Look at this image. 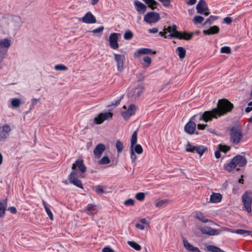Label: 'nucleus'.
I'll return each mask as SVG.
<instances>
[{
	"label": "nucleus",
	"mask_w": 252,
	"mask_h": 252,
	"mask_svg": "<svg viewBox=\"0 0 252 252\" xmlns=\"http://www.w3.org/2000/svg\"><path fill=\"white\" fill-rule=\"evenodd\" d=\"M233 104L227 99L219 100L217 107L210 111H205L199 118V121H203L206 123L211 121L213 119L218 117L231 111Z\"/></svg>",
	"instance_id": "nucleus-1"
},
{
	"label": "nucleus",
	"mask_w": 252,
	"mask_h": 252,
	"mask_svg": "<svg viewBox=\"0 0 252 252\" xmlns=\"http://www.w3.org/2000/svg\"><path fill=\"white\" fill-rule=\"evenodd\" d=\"M72 169L73 171L70 174L68 179L70 183L73 184L77 187L82 189L83 186L81 181L78 179V178L83 177L82 174L86 170V167L82 160H77L75 163L72 164Z\"/></svg>",
	"instance_id": "nucleus-2"
},
{
	"label": "nucleus",
	"mask_w": 252,
	"mask_h": 252,
	"mask_svg": "<svg viewBox=\"0 0 252 252\" xmlns=\"http://www.w3.org/2000/svg\"><path fill=\"white\" fill-rule=\"evenodd\" d=\"M247 162L246 158L241 155H237L225 167V169L229 172L234 169L239 170L240 167L245 166Z\"/></svg>",
	"instance_id": "nucleus-3"
},
{
	"label": "nucleus",
	"mask_w": 252,
	"mask_h": 252,
	"mask_svg": "<svg viewBox=\"0 0 252 252\" xmlns=\"http://www.w3.org/2000/svg\"><path fill=\"white\" fill-rule=\"evenodd\" d=\"M228 133L230 141L233 144H239L243 137L242 127L239 125L230 127L228 129Z\"/></svg>",
	"instance_id": "nucleus-4"
},
{
	"label": "nucleus",
	"mask_w": 252,
	"mask_h": 252,
	"mask_svg": "<svg viewBox=\"0 0 252 252\" xmlns=\"http://www.w3.org/2000/svg\"><path fill=\"white\" fill-rule=\"evenodd\" d=\"M137 107L134 104L127 106L124 105L122 107L121 115L125 120H128L129 118L134 115L137 111Z\"/></svg>",
	"instance_id": "nucleus-5"
},
{
	"label": "nucleus",
	"mask_w": 252,
	"mask_h": 252,
	"mask_svg": "<svg viewBox=\"0 0 252 252\" xmlns=\"http://www.w3.org/2000/svg\"><path fill=\"white\" fill-rule=\"evenodd\" d=\"M144 87L142 85L131 86L128 88L127 95L131 99H135L142 93Z\"/></svg>",
	"instance_id": "nucleus-6"
},
{
	"label": "nucleus",
	"mask_w": 252,
	"mask_h": 252,
	"mask_svg": "<svg viewBox=\"0 0 252 252\" xmlns=\"http://www.w3.org/2000/svg\"><path fill=\"white\" fill-rule=\"evenodd\" d=\"M242 202L245 210L248 213L252 212V192L247 191L242 195Z\"/></svg>",
	"instance_id": "nucleus-7"
},
{
	"label": "nucleus",
	"mask_w": 252,
	"mask_h": 252,
	"mask_svg": "<svg viewBox=\"0 0 252 252\" xmlns=\"http://www.w3.org/2000/svg\"><path fill=\"white\" fill-rule=\"evenodd\" d=\"M177 27L175 25L168 27L163 32H160L159 34L164 38L176 37L178 36L179 32L176 31Z\"/></svg>",
	"instance_id": "nucleus-8"
},
{
	"label": "nucleus",
	"mask_w": 252,
	"mask_h": 252,
	"mask_svg": "<svg viewBox=\"0 0 252 252\" xmlns=\"http://www.w3.org/2000/svg\"><path fill=\"white\" fill-rule=\"evenodd\" d=\"M113 116V113L105 112L99 113L94 119V123L96 125H100L105 121L111 119Z\"/></svg>",
	"instance_id": "nucleus-9"
},
{
	"label": "nucleus",
	"mask_w": 252,
	"mask_h": 252,
	"mask_svg": "<svg viewBox=\"0 0 252 252\" xmlns=\"http://www.w3.org/2000/svg\"><path fill=\"white\" fill-rule=\"evenodd\" d=\"M160 16L158 13L150 12L147 13L144 18V20L148 24L156 23L159 21Z\"/></svg>",
	"instance_id": "nucleus-10"
},
{
	"label": "nucleus",
	"mask_w": 252,
	"mask_h": 252,
	"mask_svg": "<svg viewBox=\"0 0 252 252\" xmlns=\"http://www.w3.org/2000/svg\"><path fill=\"white\" fill-rule=\"evenodd\" d=\"M12 38L8 37L0 39V51L1 53L6 52L12 43Z\"/></svg>",
	"instance_id": "nucleus-11"
},
{
	"label": "nucleus",
	"mask_w": 252,
	"mask_h": 252,
	"mask_svg": "<svg viewBox=\"0 0 252 252\" xmlns=\"http://www.w3.org/2000/svg\"><path fill=\"white\" fill-rule=\"evenodd\" d=\"M114 59L117 63V68L118 71L122 72L124 69L126 58L122 54H114Z\"/></svg>",
	"instance_id": "nucleus-12"
},
{
	"label": "nucleus",
	"mask_w": 252,
	"mask_h": 252,
	"mask_svg": "<svg viewBox=\"0 0 252 252\" xmlns=\"http://www.w3.org/2000/svg\"><path fill=\"white\" fill-rule=\"evenodd\" d=\"M196 8L198 13L203 14L204 13L205 16H208L210 14L208 7L204 0H200L196 5Z\"/></svg>",
	"instance_id": "nucleus-13"
},
{
	"label": "nucleus",
	"mask_w": 252,
	"mask_h": 252,
	"mask_svg": "<svg viewBox=\"0 0 252 252\" xmlns=\"http://www.w3.org/2000/svg\"><path fill=\"white\" fill-rule=\"evenodd\" d=\"M120 34L114 32L111 33L109 37V41L110 47L113 49H116L119 48L118 42L119 37Z\"/></svg>",
	"instance_id": "nucleus-14"
},
{
	"label": "nucleus",
	"mask_w": 252,
	"mask_h": 252,
	"mask_svg": "<svg viewBox=\"0 0 252 252\" xmlns=\"http://www.w3.org/2000/svg\"><path fill=\"white\" fill-rule=\"evenodd\" d=\"M156 53V51H153L151 49L143 48L137 50L134 52L133 56L135 58L138 59L142 55H154Z\"/></svg>",
	"instance_id": "nucleus-15"
},
{
	"label": "nucleus",
	"mask_w": 252,
	"mask_h": 252,
	"mask_svg": "<svg viewBox=\"0 0 252 252\" xmlns=\"http://www.w3.org/2000/svg\"><path fill=\"white\" fill-rule=\"evenodd\" d=\"M82 21L86 24H94L96 23V20L92 13L88 12L82 18Z\"/></svg>",
	"instance_id": "nucleus-16"
},
{
	"label": "nucleus",
	"mask_w": 252,
	"mask_h": 252,
	"mask_svg": "<svg viewBox=\"0 0 252 252\" xmlns=\"http://www.w3.org/2000/svg\"><path fill=\"white\" fill-rule=\"evenodd\" d=\"M202 233L210 236L218 235L220 234V231L213 229L210 227H204L200 229Z\"/></svg>",
	"instance_id": "nucleus-17"
},
{
	"label": "nucleus",
	"mask_w": 252,
	"mask_h": 252,
	"mask_svg": "<svg viewBox=\"0 0 252 252\" xmlns=\"http://www.w3.org/2000/svg\"><path fill=\"white\" fill-rule=\"evenodd\" d=\"M11 131V128L8 125H4L0 127V139L6 138L9 132Z\"/></svg>",
	"instance_id": "nucleus-18"
},
{
	"label": "nucleus",
	"mask_w": 252,
	"mask_h": 252,
	"mask_svg": "<svg viewBox=\"0 0 252 252\" xmlns=\"http://www.w3.org/2000/svg\"><path fill=\"white\" fill-rule=\"evenodd\" d=\"M106 149L103 144H98L94 150V153L96 158H99Z\"/></svg>",
	"instance_id": "nucleus-19"
},
{
	"label": "nucleus",
	"mask_w": 252,
	"mask_h": 252,
	"mask_svg": "<svg viewBox=\"0 0 252 252\" xmlns=\"http://www.w3.org/2000/svg\"><path fill=\"white\" fill-rule=\"evenodd\" d=\"M196 124L195 123L189 121V122L185 126V131L189 134H192L195 130Z\"/></svg>",
	"instance_id": "nucleus-20"
},
{
	"label": "nucleus",
	"mask_w": 252,
	"mask_h": 252,
	"mask_svg": "<svg viewBox=\"0 0 252 252\" xmlns=\"http://www.w3.org/2000/svg\"><path fill=\"white\" fill-rule=\"evenodd\" d=\"M222 196L220 193L213 192L210 195V202L213 203H217L221 201Z\"/></svg>",
	"instance_id": "nucleus-21"
},
{
	"label": "nucleus",
	"mask_w": 252,
	"mask_h": 252,
	"mask_svg": "<svg viewBox=\"0 0 252 252\" xmlns=\"http://www.w3.org/2000/svg\"><path fill=\"white\" fill-rule=\"evenodd\" d=\"M21 104V101L19 98H13L8 101V106L10 108H17L20 106Z\"/></svg>",
	"instance_id": "nucleus-22"
},
{
	"label": "nucleus",
	"mask_w": 252,
	"mask_h": 252,
	"mask_svg": "<svg viewBox=\"0 0 252 252\" xmlns=\"http://www.w3.org/2000/svg\"><path fill=\"white\" fill-rule=\"evenodd\" d=\"M183 241L184 246L187 250L192 252H200V250L197 248L194 247L190 244L185 239L183 238Z\"/></svg>",
	"instance_id": "nucleus-23"
},
{
	"label": "nucleus",
	"mask_w": 252,
	"mask_h": 252,
	"mask_svg": "<svg viewBox=\"0 0 252 252\" xmlns=\"http://www.w3.org/2000/svg\"><path fill=\"white\" fill-rule=\"evenodd\" d=\"M136 10L141 13H144L146 10V6L142 2L139 1H135L134 2Z\"/></svg>",
	"instance_id": "nucleus-24"
},
{
	"label": "nucleus",
	"mask_w": 252,
	"mask_h": 252,
	"mask_svg": "<svg viewBox=\"0 0 252 252\" xmlns=\"http://www.w3.org/2000/svg\"><path fill=\"white\" fill-rule=\"evenodd\" d=\"M220 29L216 26L211 27L208 30H204L203 32L205 35H210L217 33L219 32Z\"/></svg>",
	"instance_id": "nucleus-25"
},
{
	"label": "nucleus",
	"mask_w": 252,
	"mask_h": 252,
	"mask_svg": "<svg viewBox=\"0 0 252 252\" xmlns=\"http://www.w3.org/2000/svg\"><path fill=\"white\" fill-rule=\"evenodd\" d=\"M134 153H136L140 155L143 153V148L140 144H136L134 145H130V151Z\"/></svg>",
	"instance_id": "nucleus-26"
},
{
	"label": "nucleus",
	"mask_w": 252,
	"mask_h": 252,
	"mask_svg": "<svg viewBox=\"0 0 252 252\" xmlns=\"http://www.w3.org/2000/svg\"><path fill=\"white\" fill-rule=\"evenodd\" d=\"M206 150L207 148L203 146L196 145L194 149V153L196 152L200 156H201L203 155Z\"/></svg>",
	"instance_id": "nucleus-27"
},
{
	"label": "nucleus",
	"mask_w": 252,
	"mask_h": 252,
	"mask_svg": "<svg viewBox=\"0 0 252 252\" xmlns=\"http://www.w3.org/2000/svg\"><path fill=\"white\" fill-rule=\"evenodd\" d=\"M176 53L180 59H183L186 56V51L183 47H179L176 49Z\"/></svg>",
	"instance_id": "nucleus-28"
},
{
	"label": "nucleus",
	"mask_w": 252,
	"mask_h": 252,
	"mask_svg": "<svg viewBox=\"0 0 252 252\" xmlns=\"http://www.w3.org/2000/svg\"><path fill=\"white\" fill-rule=\"evenodd\" d=\"M169 202V201L167 199L160 200L156 203L155 205L158 208H163L167 206Z\"/></svg>",
	"instance_id": "nucleus-29"
},
{
	"label": "nucleus",
	"mask_w": 252,
	"mask_h": 252,
	"mask_svg": "<svg viewBox=\"0 0 252 252\" xmlns=\"http://www.w3.org/2000/svg\"><path fill=\"white\" fill-rule=\"evenodd\" d=\"M192 36V33H189L187 32H180L177 38H179L180 39H184L185 40H189L190 39Z\"/></svg>",
	"instance_id": "nucleus-30"
},
{
	"label": "nucleus",
	"mask_w": 252,
	"mask_h": 252,
	"mask_svg": "<svg viewBox=\"0 0 252 252\" xmlns=\"http://www.w3.org/2000/svg\"><path fill=\"white\" fill-rule=\"evenodd\" d=\"M137 134H138V129L134 131L133 133L131 139H130V145H134L137 144Z\"/></svg>",
	"instance_id": "nucleus-31"
},
{
	"label": "nucleus",
	"mask_w": 252,
	"mask_h": 252,
	"mask_svg": "<svg viewBox=\"0 0 252 252\" xmlns=\"http://www.w3.org/2000/svg\"><path fill=\"white\" fill-rule=\"evenodd\" d=\"M6 207V202L4 203L0 202V217H3L4 216Z\"/></svg>",
	"instance_id": "nucleus-32"
},
{
	"label": "nucleus",
	"mask_w": 252,
	"mask_h": 252,
	"mask_svg": "<svg viewBox=\"0 0 252 252\" xmlns=\"http://www.w3.org/2000/svg\"><path fill=\"white\" fill-rule=\"evenodd\" d=\"M196 145H194L189 142L186 145V150L188 152L194 153Z\"/></svg>",
	"instance_id": "nucleus-33"
},
{
	"label": "nucleus",
	"mask_w": 252,
	"mask_h": 252,
	"mask_svg": "<svg viewBox=\"0 0 252 252\" xmlns=\"http://www.w3.org/2000/svg\"><path fill=\"white\" fill-rule=\"evenodd\" d=\"M232 233H237L238 234L242 235H250L251 234V232L249 231H247L244 229H238L237 230H234L232 231Z\"/></svg>",
	"instance_id": "nucleus-34"
},
{
	"label": "nucleus",
	"mask_w": 252,
	"mask_h": 252,
	"mask_svg": "<svg viewBox=\"0 0 252 252\" xmlns=\"http://www.w3.org/2000/svg\"><path fill=\"white\" fill-rule=\"evenodd\" d=\"M143 62L142 63V64L146 67H149L152 62L151 58L148 56L144 57L143 58Z\"/></svg>",
	"instance_id": "nucleus-35"
},
{
	"label": "nucleus",
	"mask_w": 252,
	"mask_h": 252,
	"mask_svg": "<svg viewBox=\"0 0 252 252\" xmlns=\"http://www.w3.org/2000/svg\"><path fill=\"white\" fill-rule=\"evenodd\" d=\"M207 248L208 251L212 252H225L220 248L212 245L207 246Z\"/></svg>",
	"instance_id": "nucleus-36"
},
{
	"label": "nucleus",
	"mask_w": 252,
	"mask_h": 252,
	"mask_svg": "<svg viewBox=\"0 0 252 252\" xmlns=\"http://www.w3.org/2000/svg\"><path fill=\"white\" fill-rule=\"evenodd\" d=\"M152 9H155L157 5V2L155 0H143Z\"/></svg>",
	"instance_id": "nucleus-37"
},
{
	"label": "nucleus",
	"mask_w": 252,
	"mask_h": 252,
	"mask_svg": "<svg viewBox=\"0 0 252 252\" xmlns=\"http://www.w3.org/2000/svg\"><path fill=\"white\" fill-rule=\"evenodd\" d=\"M127 243L131 247L133 248L135 250L139 251L141 249V246L135 242L128 241Z\"/></svg>",
	"instance_id": "nucleus-38"
},
{
	"label": "nucleus",
	"mask_w": 252,
	"mask_h": 252,
	"mask_svg": "<svg viewBox=\"0 0 252 252\" xmlns=\"http://www.w3.org/2000/svg\"><path fill=\"white\" fill-rule=\"evenodd\" d=\"M196 218L203 222H207L209 220L206 219L203 214L201 212H197L196 214Z\"/></svg>",
	"instance_id": "nucleus-39"
},
{
	"label": "nucleus",
	"mask_w": 252,
	"mask_h": 252,
	"mask_svg": "<svg viewBox=\"0 0 252 252\" xmlns=\"http://www.w3.org/2000/svg\"><path fill=\"white\" fill-rule=\"evenodd\" d=\"M55 70L58 71H66L68 69L67 66L63 64H58L54 66Z\"/></svg>",
	"instance_id": "nucleus-40"
},
{
	"label": "nucleus",
	"mask_w": 252,
	"mask_h": 252,
	"mask_svg": "<svg viewBox=\"0 0 252 252\" xmlns=\"http://www.w3.org/2000/svg\"><path fill=\"white\" fill-rule=\"evenodd\" d=\"M110 159L107 156H104L99 160V163L100 164H107L110 162Z\"/></svg>",
	"instance_id": "nucleus-41"
},
{
	"label": "nucleus",
	"mask_w": 252,
	"mask_h": 252,
	"mask_svg": "<svg viewBox=\"0 0 252 252\" xmlns=\"http://www.w3.org/2000/svg\"><path fill=\"white\" fill-rule=\"evenodd\" d=\"M203 21L204 18L200 16H196L192 19V22L195 24H201Z\"/></svg>",
	"instance_id": "nucleus-42"
},
{
	"label": "nucleus",
	"mask_w": 252,
	"mask_h": 252,
	"mask_svg": "<svg viewBox=\"0 0 252 252\" xmlns=\"http://www.w3.org/2000/svg\"><path fill=\"white\" fill-rule=\"evenodd\" d=\"M133 33L130 31L126 32L124 35V37L126 40H130L133 37Z\"/></svg>",
	"instance_id": "nucleus-43"
},
{
	"label": "nucleus",
	"mask_w": 252,
	"mask_h": 252,
	"mask_svg": "<svg viewBox=\"0 0 252 252\" xmlns=\"http://www.w3.org/2000/svg\"><path fill=\"white\" fill-rule=\"evenodd\" d=\"M116 146L118 152L119 153L121 152L124 149L123 144L120 140L117 141Z\"/></svg>",
	"instance_id": "nucleus-44"
},
{
	"label": "nucleus",
	"mask_w": 252,
	"mask_h": 252,
	"mask_svg": "<svg viewBox=\"0 0 252 252\" xmlns=\"http://www.w3.org/2000/svg\"><path fill=\"white\" fill-rule=\"evenodd\" d=\"M135 197L138 200L142 201L145 199V195L143 192H138L135 194Z\"/></svg>",
	"instance_id": "nucleus-45"
},
{
	"label": "nucleus",
	"mask_w": 252,
	"mask_h": 252,
	"mask_svg": "<svg viewBox=\"0 0 252 252\" xmlns=\"http://www.w3.org/2000/svg\"><path fill=\"white\" fill-rule=\"evenodd\" d=\"M94 189L95 192L98 194H102L104 192L103 188L100 186H96Z\"/></svg>",
	"instance_id": "nucleus-46"
},
{
	"label": "nucleus",
	"mask_w": 252,
	"mask_h": 252,
	"mask_svg": "<svg viewBox=\"0 0 252 252\" xmlns=\"http://www.w3.org/2000/svg\"><path fill=\"white\" fill-rule=\"evenodd\" d=\"M220 52L221 53L230 54L231 49L228 46H223L220 49Z\"/></svg>",
	"instance_id": "nucleus-47"
},
{
	"label": "nucleus",
	"mask_w": 252,
	"mask_h": 252,
	"mask_svg": "<svg viewBox=\"0 0 252 252\" xmlns=\"http://www.w3.org/2000/svg\"><path fill=\"white\" fill-rule=\"evenodd\" d=\"M124 203L126 206H133L134 205V200L133 199L130 198L126 200Z\"/></svg>",
	"instance_id": "nucleus-48"
},
{
	"label": "nucleus",
	"mask_w": 252,
	"mask_h": 252,
	"mask_svg": "<svg viewBox=\"0 0 252 252\" xmlns=\"http://www.w3.org/2000/svg\"><path fill=\"white\" fill-rule=\"evenodd\" d=\"M130 157L131 159L132 163H135L136 160L137 158V156L135 155V153H133V152L130 151Z\"/></svg>",
	"instance_id": "nucleus-49"
},
{
	"label": "nucleus",
	"mask_w": 252,
	"mask_h": 252,
	"mask_svg": "<svg viewBox=\"0 0 252 252\" xmlns=\"http://www.w3.org/2000/svg\"><path fill=\"white\" fill-rule=\"evenodd\" d=\"M219 148L220 151H222L223 152H226L229 150V147L225 145H220Z\"/></svg>",
	"instance_id": "nucleus-50"
},
{
	"label": "nucleus",
	"mask_w": 252,
	"mask_h": 252,
	"mask_svg": "<svg viewBox=\"0 0 252 252\" xmlns=\"http://www.w3.org/2000/svg\"><path fill=\"white\" fill-rule=\"evenodd\" d=\"M94 209L95 206L92 204H88L87 206V210L88 211V213L92 214V211L94 210Z\"/></svg>",
	"instance_id": "nucleus-51"
},
{
	"label": "nucleus",
	"mask_w": 252,
	"mask_h": 252,
	"mask_svg": "<svg viewBox=\"0 0 252 252\" xmlns=\"http://www.w3.org/2000/svg\"><path fill=\"white\" fill-rule=\"evenodd\" d=\"M45 210L49 218L52 220L53 219V215L51 211L48 207H45Z\"/></svg>",
	"instance_id": "nucleus-52"
},
{
	"label": "nucleus",
	"mask_w": 252,
	"mask_h": 252,
	"mask_svg": "<svg viewBox=\"0 0 252 252\" xmlns=\"http://www.w3.org/2000/svg\"><path fill=\"white\" fill-rule=\"evenodd\" d=\"M163 5L166 7H169L170 5V0H158Z\"/></svg>",
	"instance_id": "nucleus-53"
},
{
	"label": "nucleus",
	"mask_w": 252,
	"mask_h": 252,
	"mask_svg": "<svg viewBox=\"0 0 252 252\" xmlns=\"http://www.w3.org/2000/svg\"><path fill=\"white\" fill-rule=\"evenodd\" d=\"M103 29H104L103 27H99L97 29H95L93 30L92 31V32H93L94 33L101 32H102Z\"/></svg>",
	"instance_id": "nucleus-54"
},
{
	"label": "nucleus",
	"mask_w": 252,
	"mask_h": 252,
	"mask_svg": "<svg viewBox=\"0 0 252 252\" xmlns=\"http://www.w3.org/2000/svg\"><path fill=\"white\" fill-rule=\"evenodd\" d=\"M207 126V124H198L197 128L199 130H204Z\"/></svg>",
	"instance_id": "nucleus-55"
},
{
	"label": "nucleus",
	"mask_w": 252,
	"mask_h": 252,
	"mask_svg": "<svg viewBox=\"0 0 252 252\" xmlns=\"http://www.w3.org/2000/svg\"><path fill=\"white\" fill-rule=\"evenodd\" d=\"M224 22L227 24H230L232 22V19L230 17H227L224 18Z\"/></svg>",
	"instance_id": "nucleus-56"
},
{
	"label": "nucleus",
	"mask_w": 252,
	"mask_h": 252,
	"mask_svg": "<svg viewBox=\"0 0 252 252\" xmlns=\"http://www.w3.org/2000/svg\"><path fill=\"white\" fill-rule=\"evenodd\" d=\"M135 227L140 230H143L145 228V225L142 224L136 223L135 224Z\"/></svg>",
	"instance_id": "nucleus-57"
},
{
	"label": "nucleus",
	"mask_w": 252,
	"mask_h": 252,
	"mask_svg": "<svg viewBox=\"0 0 252 252\" xmlns=\"http://www.w3.org/2000/svg\"><path fill=\"white\" fill-rule=\"evenodd\" d=\"M102 252H114V251L109 247H105L102 250Z\"/></svg>",
	"instance_id": "nucleus-58"
},
{
	"label": "nucleus",
	"mask_w": 252,
	"mask_h": 252,
	"mask_svg": "<svg viewBox=\"0 0 252 252\" xmlns=\"http://www.w3.org/2000/svg\"><path fill=\"white\" fill-rule=\"evenodd\" d=\"M149 32L152 33H156L158 32V29L157 28H154L148 30Z\"/></svg>",
	"instance_id": "nucleus-59"
},
{
	"label": "nucleus",
	"mask_w": 252,
	"mask_h": 252,
	"mask_svg": "<svg viewBox=\"0 0 252 252\" xmlns=\"http://www.w3.org/2000/svg\"><path fill=\"white\" fill-rule=\"evenodd\" d=\"M8 210L13 214H16L17 212L16 209L15 207H10L8 208Z\"/></svg>",
	"instance_id": "nucleus-60"
},
{
	"label": "nucleus",
	"mask_w": 252,
	"mask_h": 252,
	"mask_svg": "<svg viewBox=\"0 0 252 252\" xmlns=\"http://www.w3.org/2000/svg\"><path fill=\"white\" fill-rule=\"evenodd\" d=\"M218 19V17L217 16H210L208 19L206 20V23L208 22L209 21L212 20L214 21Z\"/></svg>",
	"instance_id": "nucleus-61"
},
{
	"label": "nucleus",
	"mask_w": 252,
	"mask_h": 252,
	"mask_svg": "<svg viewBox=\"0 0 252 252\" xmlns=\"http://www.w3.org/2000/svg\"><path fill=\"white\" fill-rule=\"evenodd\" d=\"M215 156L217 158H219L221 155L220 151H217L215 153Z\"/></svg>",
	"instance_id": "nucleus-62"
},
{
	"label": "nucleus",
	"mask_w": 252,
	"mask_h": 252,
	"mask_svg": "<svg viewBox=\"0 0 252 252\" xmlns=\"http://www.w3.org/2000/svg\"><path fill=\"white\" fill-rule=\"evenodd\" d=\"M196 1V0H189L187 2V4L188 5H193L194 4Z\"/></svg>",
	"instance_id": "nucleus-63"
},
{
	"label": "nucleus",
	"mask_w": 252,
	"mask_h": 252,
	"mask_svg": "<svg viewBox=\"0 0 252 252\" xmlns=\"http://www.w3.org/2000/svg\"><path fill=\"white\" fill-rule=\"evenodd\" d=\"M252 110V107H250V106H249L247 107V108H246L245 111L247 113H249L250 111H251Z\"/></svg>",
	"instance_id": "nucleus-64"
}]
</instances>
